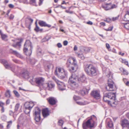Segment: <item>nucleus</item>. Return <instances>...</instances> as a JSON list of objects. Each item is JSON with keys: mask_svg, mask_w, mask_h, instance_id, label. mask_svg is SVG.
Segmentation results:
<instances>
[{"mask_svg": "<svg viewBox=\"0 0 129 129\" xmlns=\"http://www.w3.org/2000/svg\"><path fill=\"white\" fill-rule=\"evenodd\" d=\"M58 123L59 125L60 126H62L63 124V122L62 120H60L59 121Z\"/></svg>", "mask_w": 129, "mask_h": 129, "instance_id": "a19ab883", "label": "nucleus"}, {"mask_svg": "<svg viewBox=\"0 0 129 129\" xmlns=\"http://www.w3.org/2000/svg\"><path fill=\"white\" fill-rule=\"evenodd\" d=\"M0 62L3 64L6 68L9 69L10 67L8 64V63L6 60L3 59L0 60Z\"/></svg>", "mask_w": 129, "mask_h": 129, "instance_id": "6ab92c4d", "label": "nucleus"}, {"mask_svg": "<svg viewBox=\"0 0 129 129\" xmlns=\"http://www.w3.org/2000/svg\"><path fill=\"white\" fill-rule=\"evenodd\" d=\"M16 44L17 46H21L20 42H17Z\"/></svg>", "mask_w": 129, "mask_h": 129, "instance_id": "052dcab7", "label": "nucleus"}, {"mask_svg": "<svg viewBox=\"0 0 129 129\" xmlns=\"http://www.w3.org/2000/svg\"><path fill=\"white\" fill-rule=\"evenodd\" d=\"M115 94L114 93L112 92H107L104 94L103 99L105 101H106V98H108L111 100L115 101Z\"/></svg>", "mask_w": 129, "mask_h": 129, "instance_id": "1a4fd4ad", "label": "nucleus"}, {"mask_svg": "<svg viewBox=\"0 0 129 129\" xmlns=\"http://www.w3.org/2000/svg\"><path fill=\"white\" fill-rule=\"evenodd\" d=\"M92 96L96 99H99L101 98L100 92L97 90L93 91L91 93Z\"/></svg>", "mask_w": 129, "mask_h": 129, "instance_id": "4468645a", "label": "nucleus"}, {"mask_svg": "<svg viewBox=\"0 0 129 129\" xmlns=\"http://www.w3.org/2000/svg\"><path fill=\"white\" fill-rule=\"evenodd\" d=\"M119 16H118L115 17H113L112 18V20L113 21H115L118 19Z\"/></svg>", "mask_w": 129, "mask_h": 129, "instance_id": "8fccbe9b", "label": "nucleus"}, {"mask_svg": "<svg viewBox=\"0 0 129 129\" xmlns=\"http://www.w3.org/2000/svg\"><path fill=\"white\" fill-rule=\"evenodd\" d=\"M43 0H39V6H41L42 4Z\"/></svg>", "mask_w": 129, "mask_h": 129, "instance_id": "6e6d98bb", "label": "nucleus"}, {"mask_svg": "<svg viewBox=\"0 0 129 129\" xmlns=\"http://www.w3.org/2000/svg\"><path fill=\"white\" fill-rule=\"evenodd\" d=\"M55 74L61 79L67 78L68 73L67 72L62 68L57 67L55 70Z\"/></svg>", "mask_w": 129, "mask_h": 129, "instance_id": "20e7f679", "label": "nucleus"}, {"mask_svg": "<svg viewBox=\"0 0 129 129\" xmlns=\"http://www.w3.org/2000/svg\"><path fill=\"white\" fill-rule=\"evenodd\" d=\"M43 115L44 117H45L49 115V111L47 108L43 109L42 111Z\"/></svg>", "mask_w": 129, "mask_h": 129, "instance_id": "f3484780", "label": "nucleus"}, {"mask_svg": "<svg viewBox=\"0 0 129 129\" xmlns=\"http://www.w3.org/2000/svg\"><path fill=\"white\" fill-rule=\"evenodd\" d=\"M124 27L127 29L129 30V23H125Z\"/></svg>", "mask_w": 129, "mask_h": 129, "instance_id": "c9c22d12", "label": "nucleus"}, {"mask_svg": "<svg viewBox=\"0 0 129 129\" xmlns=\"http://www.w3.org/2000/svg\"><path fill=\"white\" fill-rule=\"evenodd\" d=\"M10 51L12 53L15 55L17 57L21 58H22V56L16 51L12 49H11Z\"/></svg>", "mask_w": 129, "mask_h": 129, "instance_id": "a211bd4d", "label": "nucleus"}, {"mask_svg": "<svg viewBox=\"0 0 129 129\" xmlns=\"http://www.w3.org/2000/svg\"><path fill=\"white\" fill-rule=\"evenodd\" d=\"M36 2V0H30V4H32L33 3H35Z\"/></svg>", "mask_w": 129, "mask_h": 129, "instance_id": "3c124183", "label": "nucleus"}, {"mask_svg": "<svg viewBox=\"0 0 129 129\" xmlns=\"http://www.w3.org/2000/svg\"><path fill=\"white\" fill-rule=\"evenodd\" d=\"M1 119L5 121L7 119V116L5 115H3L1 117Z\"/></svg>", "mask_w": 129, "mask_h": 129, "instance_id": "c03bdc74", "label": "nucleus"}, {"mask_svg": "<svg viewBox=\"0 0 129 129\" xmlns=\"http://www.w3.org/2000/svg\"><path fill=\"white\" fill-rule=\"evenodd\" d=\"M107 126L110 128H112L113 127V124L112 121L109 118L107 119L106 121Z\"/></svg>", "mask_w": 129, "mask_h": 129, "instance_id": "dca6fc26", "label": "nucleus"}, {"mask_svg": "<svg viewBox=\"0 0 129 129\" xmlns=\"http://www.w3.org/2000/svg\"><path fill=\"white\" fill-rule=\"evenodd\" d=\"M90 50V48L89 47H82L80 49V51H81L86 53L89 52Z\"/></svg>", "mask_w": 129, "mask_h": 129, "instance_id": "aec40b11", "label": "nucleus"}, {"mask_svg": "<svg viewBox=\"0 0 129 129\" xmlns=\"http://www.w3.org/2000/svg\"><path fill=\"white\" fill-rule=\"evenodd\" d=\"M12 60L13 61L16 63H20V61H19L16 59H13Z\"/></svg>", "mask_w": 129, "mask_h": 129, "instance_id": "09e8293b", "label": "nucleus"}, {"mask_svg": "<svg viewBox=\"0 0 129 129\" xmlns=\"http://www.w3.org/2000/svg\"><path fill=\"white\" fill-rule=\"evenodd\" d=\"M52 78L55 81L57 84H58L59 83H60V81L57 80L54 76Z\"/></svg>", "mask_w": 129, "mask_h": 129, "instance_id": "79ce46f5", "label": "nucleus"}, {"mask_svg": "<svg viewBox=\"0 0 129 129\" xmlns=\"http://www.w3.org/2000/svg\"><path fill=\"white\" fill-rule=\"evenodd\" d=\"M106 102H107L108 104L110 105L111 106L113 107H115V105H113L112 104V103H111L110 101L106 100Z\"/></svg>", "mask_w": 129, "mask_h": 129, "instance_id": "a18cd8bd", "label": "nucleus"}, {"mask_svg": "<svg viewBox=\"0 0 129 129\" xmlns=\"http://www.w3.org/2000/svg\"><path fill=\"white\" fill-rule=\"evenodd\" d=\"M126 17H129V12H127V13L125 15L124 17L123 20L124 21H129V19H126Z\"/></svg>", "mask_w": 129, "mask_h": 129, "instance_id": "cd10ccee", "label": "nucleus"}, {"mask_svg": "<svg viewBox=\"0 0 129 129\" xmlns=\"http://www.w3.org/2000/svg\"><path fill=\"white\" fill-rule=\"evenodd\" d=\"M106 46L108 49H109L110 48V46L107 43H106Z\"/></svg>", "mask_w": 129, "mask_h": 129, "instance_id": "680f3d73", "label": "nucleus"}, {"mask_svg": "<svg viewBox=\"0 0 129 129\" xmlns=\"http://www.w3.org/2000/svg\"><path fill=\"white\" fill-rule=\"evenodd\" d=\"M121 124L123 127V129H128L129 123L128 121L125 119L122 120L121 122Z\"/></svg>", "mask_w": 129, "mask_h": 129, "instance_id": "f8f14e48", "label": "nucleus"}, {"mask_svg": "<svg viewBox=\"0 0 129 129\" xmlns=\"http://www.w3.org/2000/svg\"><path fill=\"white\" fill-rule=\"evenodd\" d=\"M20 104H17L16 105L15 107V110L17 111L18 110V109L19 108V107Z\"/></svg>", "mask_w": 129, "mask_h": 129, "instance_id": "ea45409f", "label": "nucleus"}, {"mask_svg": "<svg viewBox=\"0 0 129 129\" xmlns=\"http://www.w3.org/2000/svg\"><path fill=\"white\" fill-rule=\"evenodd\" d=\"M100 24L101 25H102L103 26H104L105 25V23L104 22H101L100 23Z\"/></svg>", "mask_w": 129, "mask_h": 129, "instance_id": "69168bd1", "label": "nucleus"}, {"mask_svg": "<svg viewBox=\"0 0 129 129\" xmlns=\"http://www.w3.org/2000/svg\"><path fill=\"white\" fill-rule=\"evenodd\" d=\"M68 42L67 41L65 40L63 42V44L64 46L67 45L68 44Z\"/></svg>", "mask_w": 129, "mask_h": 129, "instance_id": "603ef678", "label": "nucleus"}, {"mask_svg": "<svg viewBox=\"0 0 129 129\" xmlns=\"http://www.w3.org/2000/svg\"><path fill=\"white\" fill-rule=\"evenodd\" d=\"M125 84L126 86H129V81H127L125 83Z\"/></svg>", "mask_w": 129, "mask_h": 129, "instance_id": "774afa93", "label": "nucleus"}, {"mask_svg": "<svg viewBox=\"0 0 129 129\" xmlns=\"http://www.w3.org/2000/svg\"><path fill=\"white\" fill-rule=\"evenodd\" d=\"M13 92L15 95L17 97H19L20 96V95L18 92L16 90H14Z\"/></svg>", "mask_w": 129, "mask_h": 129, "instance_id": "4c0bfd02", "label": "nucleus"}, {"mask_svg": "<svg viewBox=\"0 0 129 129\" xmlns=\"http://www.w3.org/2000/svg\"><path fill=\"white\" fill-rule=\"evenodd\" d=\"M119 55H121L122 56H123L124 54V53H121V52H119Z\"/></svg>", "mask_w": 129, "mask_h": 129, "instance_id": "338daca9", "label": "nucleus"}, {"mask_svg": "<svg viewBox=\"0 0 129 129\" xmlns=\"http://www.w3.org/2000/svg\"><path fill=\"white\" fill-rule=\"evenodd\" d=\"M35 79L36 83L39 87H41L45 81L44 79L42 77H38L35 78Z\"/></svg>", "mask_w": 129, "mask_h": 129, "instance_id": "9b49d317", "label": "nucleus"}, {"mask_svg": "<svg viewBox=\"0 0 129 129\" xmlns=\"http://www.w3.org/2000/svg\"><path fill=\"white\" fill-rule=\"evenodd\" d=\"M66 12L67 13H69L70 14H72L73 13V12L71 11H69L68 10H66Z\"/></svg>", "mask_w": 129, "mask_h": 129, "instance_id": "5fc2aeb1", "label": "nucleus"}, {"mask_svg": "<svg viewBox=\"0 0 129 129\" xmlns=\"http://www.w3.org/2000/svg\"><path fill=\"white\" fill-rule=\"evenodd\" d=\"M15 67L14 66L13 67L11 68V69L12 71L14 73H17L18 71V68L17 67H16L15 68Z\"/></svg>", "mask_w": 129, "mask_h": 129, "instance_id": "c756f323", "label": "nucleus"}, {"mask_svg": "<svg viewBox=\"0 0 129 129\" xmlns=\"http://www.w3.org/2000/svg\"><path fill=\"white\" fill-rule=\"evenodd\" d=\"M51 67L53 68V66L52 64L50 63H48L45 66V68L46 69H49Z\"/></svg>", "mask_w": 129, "mask_h": 129, "instance_id": "473e14b6", "label": "nucleus"}, {"mask_svg": "<svg viewBox=\"0 0 129 129\" xmlns=\"http://www.w3.org/2000/svg\"><path fill=\"white\" fill-rule=\"evenodd\" d=\"M76 103L79 105H85L87 104L85 101L82 102L81 101H76Z\"/></svg>", "mask_w": 129, "mask_h": 129, "instance_id": "c85d7f7f", "label": "nucleus"}, {"mask_svg": "<svg viewBox=\"0 0 129 129\" xmlns=\"http://www.w3.org/2000/svg\"><path fill=\"white\" fill-rule=\"evenodd\" d=\"M34 30L35 31L37 32L40 31V29L36 23V27L35 28Z\"/></svg>", "mask_w": 129, "mask_h": 129, "instance_id": "58836bf2", "label": "nucleus"}, {"mask_svg": "<svg viewBox=\"0 0 129 129\" xmlns=\"http://www.w3.org/2000/svg\"><path fill=\"white\" fill-rule=\"evenodd\" d=\"M48 89L50 90H52L53 89H54L55 87V85L49 82L48 83Z\"/></svg>", "mask_w": 129, "mask_h": 129, "instance_id": "393cba45", "label": "nucleus"}, {"mask_svg": "<svg viewBox=\"0 0 129 129\" xmlns=\"http://www.w3.org/2000/svg\"><path fill=\"white\" fill-rule=\"evenodd\" d=\"M34 105L33 102H26L24 104V111L25 113L27 114L29 113L32 108Z\"/></svg>", "mask_w": 129, "mask_h": 129, "instance_id": "6e6552de", "label": "nucleus"}, {"mask_svg": "<svg viewBox=\"0 0 129 129\" xmlns=\"http://www.w3.org/2000/svg\"><path fill=\"white\" fill-rule=\"evenodd\" d=\"M113 28V27H109L108 30H107V31H112V30Z\"/></svg>", "mask_w": 129, "mask_h": 129, "instance_id": "4d7b16f0", "label": "nucleus"}, {"mask_svg": "<svg viewBox=\"0 0 129 129\" xmlns=\"http://www.w3.org/2000/svg\"><path fill=\"white\" fill-rule=\"evenodd\" d=\"M77 47L76 45H75L74 46V51L77 50Z\"/></svg>", "mask_w": 129, "mask_h": 129, "instance_id": "0e129e2a", "label": "nucleus"}, {"mask_svg": "<svg viewBox=\"0 0 129 129\" xmlns=\"http://www.w3.org/2000/svg\"><path fill=\"white\" fill-rule=\"evenodd\" d=\"M111 9H113V8H116L117 7V6L115 4L112 5L111 4Z\"/></svg>", "mask_w": 129, "mask_h": 129, "instance_id": "49530a36", "label": "nucleus"}, {"mask_svg": "<svg viewBox=\"0 0 129 129\" xmlns=\"http://www.w3.org/2000/svg\"><path fill=\"white\" fill-rule=\"evenodd\" d=\"M57 47L58 48H61L62 47V45L60 43H58L57 44Z\"/></svg>", "mask_w": 129, "mask_h": 129, "instance_id": "864d4df0", "label": "nucleus"}, {"mask_svg": "<svg viewBox=\"0 0 129 129\" xmlns=\"http://www.w3.org/2000/svg\"><path fill=\"white\" fill-rule=\"evenodd\" d=\"M75 77L76 78V80L78 83H81L85 82H86V78L84 75L82 74L78 77L77 76Z\"/></svg>", "mask_w": 129, "mask_h": 129, "instance_id": "ddd939ff", "label": "nucleus"}, {"mask_svg": "<svg viewBox=\"0 0 129 129\" xmlns=\"http://www.w3.org/2000/svg\"><path fill=\"white\" fill-rule=\"evenodd\" d=\"M49 103L51 105L55 104L56 103V101L52 97L49 98V99H47Z\"/></svg>", "mask_w": 129, "mask_h": 129, "instance_id": "b1692460", "label": "nucleus"}, {"mask_svg": "<svg viewBox=\"0 0 129 129\" xmlns=\"http://www.w3.org/2000/svg\"><path fill=\"white\" fill-rule=\"evenodd\" d=\"M39 23L40 25L42 26H47L49 27L51 26L50 25L47 24L45 22L43 21H39Z\"/></svg>", "mask_w": 129, "mask_h": 129, "instance_id": "412c9836", "label": "nucleus"}, {"mask_svg": "<svg viewBox=\"0 0 129 129\" xmlns=\"http://www.w3.org/2000/svg\"><path fill=\"white\" fill-rule=\"evenodd\" d=\"M5 96L8 98H9L11 96V94L9 90H7L5 93Z\"/></svg>", "mask_w": 129, "mask_h": 129, "instance_id": "72a5a7b5", "label": "nucleus"}, {"mask_svg": "<svg viewBox=\"0 0 129 129\" xmlns=\"http://www.w3.org/2000/svg\"><path fill=\"white\" fill-rule=\"evenodd\" d=\"M57 84L58 85L59 89L60 90L63 91L66 89L65 85L64 83L60 81V83Z\"/></svg>", "mask_w": 129, "mask_h": 129, "instance_id": "2eb2a0df", "label": "nucleus"}, {"mask_svg": "<svg viewBox=\"0 0 129 129\" xmlns=\"http://www.w3.org/2000/svg\"><path fill=\"white\" fill-rule=\"evenodd\" d=\"M14 16L12 14H11L9 17V18L10 19H12L13 18H14Z\"/></svg>", "mask_w": 129, "mask_h": 129, "instance_id": "e2e57ef3", "label": "nucleus"}, {"mask_svg": "<svg viewBox=\"0 0 129 129\" xmlns=\"http://www.w3.org/2000/svg\"><path fill=\"white\" fill-rule=\"evenodd\" d=\"M29 61L30 63L32 65L34 64L37 61V60H36L34 58L30 59Z\"/></svg>", "mask_w": 129, "mask_h": 129, "instance_id": "f704fd0d", "label": "nucleus"}, {"mask_svg": "<svg viewBox=\"0 0 129 129\" xmlns=\"http://www.w3.org/2000/svg\"><path fill=\"white\" fill-rule=\"evenodd\" d=\"M41 110L38 107L35 108L33 111V115L35 119L37 122L39 121L41 119Z\"/></svg>", "mask_w": 129, "mask_h": 129, "instance_id": "0eeeda50", "label": "nucleus"}, {"mask_svg": "<svg viewBox=\"0 0 129 129\" xmlns=\"http://www.w3.org/2000/svg\"><path fill=\"white\" fill-rule=\"evenodd\" d=\"M9 7L10 8H13L14 7V5L12 4H10L9 5Z\"/></svg>", "mask_w": 129, "mask_h": 129, "instance_id": "bf43d9fd", "label": "nucleus"}, {"mask_svg": "<svg viewBox=\"0 0 129 129\" xmlns=\"http://www.w3.org/2000/svg\"><path fill=\"white\" fill-rule=\"evenodd\" d=\"M1 36L3 40L5 41L7 40L8 36L4 34H2Z\"/></svg>", "mask_w": 129, "mask_h": 129, "instance_id": "2f4dec72", "label": "nucleus"}, {"mask_svg": "<svg viewBox=\"0 0 129 129\" xmlns=\"http://www.w3.org/2000/svg\"><path fill=\"white\" fill-rule=\"evenodd\" d=\"M21 75L24 78L28 79L29 78V73L27 71H25L21 73Z\"/></svg>", "mask_w": 129, "mask_h": 129, "instance_id": "4be33fe9", "label": "nucleus"}, {"mask_svg": "<svg viewBox=\"0 0 129 129\" xmlns=\"http://www.w3.org/2000/svg\"><path fill=\"white\" fill-rule=\"evenodd\" d=\"M96 118L94 115L91 116L86 122H84L82 124V127L83 129H91L93 127L95 123L94 121Z\"/></svg>", "mask_w": 129, "mask_h": 129, "instance_id": "f03ea898", "label": "nucleus"}, {"mask_svg": "<svg viewBox=\"0 0 129 129\" xmlns=\"http://www.w3.org/2000/svg\"><path fill=\"white\" fill-rule=\"evenodd\" d=\"M73 99L75 101H77L81 99L80 97L79 96H77L76 95H74V96L73 97Z\"/></svg>", "mask_w": 129, "mask_h": 129, "instance_id": "37998d69", "label": "nucleus"}, {"mask_svg": "<svg viewBox=\"0 0 129 129\" xmlns=\"http://www.w3.org/2000/svg\"><path fill=\"white\" fill-rule=\"evenodd\" d=\"M37 53L38 55L39 56H42L44 54L43 52L40 48H38L37 51Z\"/></svg>", "mask_w": 129, "mask_h": 129, "instance_id": "bb28decb", "label": "nucleus"}, {"mask_svg": "<svg viewBox=\"0 0 129 129\" xmlns=\"http://www.w3.org/2000/svg\"><path fill=\"white\" fill-rule=\"evenodd\" d=\"M114 82L111 79L109 80L108 81V85L106 87L108 91H114L116 89L115 86H114Z\"/></svg>", "mask_w": 129, "mask_h": 129, "instance_id": "9d476101", "label": "nucleus"}, {"mask_svg": "<svg viewBox=\"0 0 129 129\" xmlns=\"http://www.w3.org/2000/svg\"><path fill=\"white\" fill-rule=\"evenodd\" d=\"M69 82L71 87V89H73L76 88L78 86L77 83H78L76 80V78L74 74H72L69 78Z\"/></svg>", "mask_w": 129, "mask_h": 129, "instance_id": "423d86ee", "label": "nucleus"}, {"mask_svg": "<svg viewBox=\"0 0 129 129\" xmlns=\"http://www.w3.org/2000/svg\"><path fill=\"white\" fill-rule=\"evenodd\" d=\"M87 23L88 24H90V25H92L93 24V23H92V22L91 21H89L88 22H87Z\"/></svg>", "mask_w": 129, "mask_h": 129, "instance_id": "13d9d810", "label": "nucleus"}, {"mask_svg": "<svg viewBox=\"0 0 129 129\" xmlns=\"http://www.w3.org/2000/svg\"><path fill=\"white\" fill-rule=\"evenodd\" d=\"M88 89L85 88H84L80 91L79 94L83 95L85 94L88 93Z\"/></svg>", "mask_w": 129, "mask_h": 129, "instance_id": "5701e85b", "label": "nucleus"}, {"mask_svg": "<svg viewBox=\"0 0 129 129\" xmlns=\"http://www.w3.org/2000/svg\"><path fill=\"white\" fill-rule=\"evenodd\" d=\"M84 69L87 74L90 76H95L97 74L96 69L91 64L84 65Z\"/></svg>", "mask_w": 129, "mask_h": 129, "instance_id": "f257e3e1", "label": "nucleus"}, {"mask_svg": "<svg viewBox=\"0 0 129 129\" xmlns=\"http://www.w3.org/2000/svg\"><path fill=\"white\" fill-rule=\"evenodd\" d=\"M71 59L73 61V62H72L70 59H69L66 63V66L71 72H75L77 70L78 66L75 58H72Z\"/></svg>", "mask_w": 129, "mask_h": 129, "instance_id": "7ed1b4c3", "label": "nucleus"}, {"mask_svg": "<svg viewBox=\"0 0 129 129\" xmlns=\"http://www.w3.org/2000/svg\"><path fill=\"white\" fill-rule=\"evenodd\" d=\"M78 56L80 58L82 59H83L84 58V57L83 55L82 54H78Z\"/></svg>", "mask_w": 129, "mask_h": 129, "instance_id": "e433bc0d", "label": "nucleus"}, {"mask_svg": "<svg viewBox=\"0 0 129 129\" xmlns=\"http://www.w3.org/2000/svg\"><path fill=\"white\" fill-rule=\"evenodd\" d=\"M123 72L124 75H127L128 74V72L124 69H123Z\"/></svg>", "mask_w": 129, "mask_h": 129, "instance_id": "de8ad7c7", "label": "nucleus"}, {"mask_svg": "<svg viewBox=\"0 0 129 129\" xmlns=\"http://www.w3.org/2000/svg\"><path fill=\"white\" fill-rule=\"evenodd\" d=\"M48 86H49L48 83H43V84L41 86V87H42V88H44L45 89H48Z\"/></svg>", "mask_w": 129, "mask_h": 129, "instance_id": "7c9ffc66", "label": "nucleus"}, {"mask_svg": "<svg viewBox=\"0 0 129 129\" xmlns=\"http://www.w3.org/2000/svg\"><path fill=\"white\" fill-rule=\"evenodd\" d=\"M33 47L31 43L29 40L26 41L24 46L23 51L24 54L27 56H29L32 53Z\"/></svg>", "mask_w": 129, "mask_h": 129, "instance_id": "39448f33", "label": "nucleus"}, {"mask_svg": "<svg viewBox=\"0 0 129 129\" xmlns=\"http://www.w3.org/2000/svg\"><path fill=\"white\" fill-rule=\"evenodd\" d=\"M111 3L106 4L105 6L103 7L104 9L106 10L111 9Z\"/></svg>", "mask_w": 129, "mask_h": 129, "instance_id": "a878e982", "label": "nucleus"}]
</instances>
